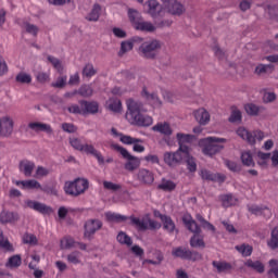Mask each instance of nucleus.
Here are the masks:
<instances>
[{
    "label": "nucleus",
    "mask_w": 278,
    "mask_h": 278,
    "mask_svg": "<svg viewBox=\"0 0 278 278\" xmlns=\"http://www.w3.org/2000/svg\"><path fill=\"white\" fill-rule=\"evenodd\" d=\"M176 140L179 144V149L176 152H166L164 154V162L167 163L168 166H177V164L184 162V157H188V152L190 151L188 144L194 140V136L178 132L176 135Z\"/></svg>",
    "instance_id": "obj_1"
},
{
    "label": "nucleus",
    "mask_w": 278,
    "mask_h": 278,
    "mask_svg": "<svg viewBox=\"0 0 278 278\" xmlns=\"http://www.w3.org/2000/svg\"><path fill=\"white\" fill-rule=\"evenodd\" d=\"M126 105L128 110L126 118L131 125H138V127H150V125H153V117L142 114V112H147L142 102L129 99L127 100Z\"/></svg>",
    "instance_id": "obj_2"
},
{
    "label": "nucleus",
    "mask_w": 278,
    "mask_h": 278,
    "mask_svg": "<svg viewBox=\"0 0 278 278\" xmlns=\"http://www.w3.org/2000/svg\"><path fill=\"white\" fill-rule=\"evenodd\" d=\"M70 144L75 151H80V153H86L87 155H93L99 164H105V159H103L101 152L94 149V146L85 143L84 138L72 137L70 138Z\"/></svg>",
    "instance_id": "obj_3"
},
{
    "label": "nucleus",
    "mask_w": 278,
    "mask_h": 278,
    "mask_svg": "<svg viewBox=\"0 0 278 278\" xmlns=\"http://www.w3.org/2000/svg\"><path fill=\"white\" fill-rule=\"evenodd\" d=\"M182 223L187 227V229L191 231V233H194V236L190 239V245L194 249L205 247L203 238L199 236V233H201V227H199V224L193 220L192 215L185 214L182 217Z\"/></svg>",
    "instance_id": "obj_4"
},
{
    "label": "nucleus",
    "mask_w": 278,
    "mask_h": 278,
    "mask_svg": "<svg viewBox=\"0 0 278 278\" xmlns=\"http://www.w3.org/2000/svg\"><path fill=\"white\" fill-rule=\"evenodd\" d=\"M225 142H227V139L225 138H218V137H207L200 141V144H202L203 153L204 155H216V153H219V151H223L225 149Z\"/></svg>",
    "instance_id": "obj_5"
},
{
    "label": "nucleus",
    "mask_w": 278,
    "mask_h": 278,
    "mask_svg": "<svg viewBox=\"0 0 278 278\" xmlns=\"http://www.w3.org/2000/svg\"><path fill=\"white\" fill-rule=\"evenodd\" d=\"M88 180L84 178H77L74 181H66L64 184L63 190L65 194L70 197H79V194H84L88 190Z\"/></svg>",
    "instance_id": "obj_6"
},
{
    "label": "nucleus",
    "mask_w": 278,
    "mask_h": 278,
    "mask_svg": "<svg viewBox=\"0 0 278 278\" xmlns=\"http://www.w3.org/2000/svg\"><path fill=\"white\" fill-rule=\"evenodd\" d=\"M111 148L114 149V151H117V153H121L124 160H127L124 165V168L126 170L132 172V170H136L137 168H140V159L131 155L129 151H127V149L116 143L111 144Z\"/></svg>",
    "instance_id": "obj_7"
},
{
    "label": "nucleus",
    "mask_w": 278,
    "mask_h": 278,
    "mask_svg": "<svg viewBox=\"0 0 278 278\" xmlns=\"http://www.w3.org/2000/svg\"><path fill=\"white\" fill-rule=\"evenodd\" d=\"M162 48V43L159 40L144 41L139 47V55L146 58V60H155L157 58V51Z\"/></svg>",
    "instance_id": "obj_8"
},
{
    "label": "nucleus",
    "mask_w": 278,
    "mask_h": 278,
    "mask_svg": "<svg viewBox=\"0 0 278 278\" xmlns=\"http://www.w3.org/2000/svg\"><path fill=\"white\" fill-rule=\"evenodd\" d=\"M237 136L242 138V140L248 141L249 144H255V142H257V140H258V142H262V140H264V138H266V135L264 134V131L256 129L251 132L244 127H239L237 129Z\"/></svg>",
    "instance_id": "obj_9"
},
{
    "label": "nucleus",
    "mask_w": 278,
    "mask_h": 278,
    "mask_svg": "<svg viewBox=\"0 0 278 278\" xmlns=\"http://www.w3.org/2000/svg\"><path fill=\"white\" fill-rule=\"evenodd\" d=\"M14 131V119L10 116L0 118V138H10Z\"/></svg>",
    "instance_id": "obj_10"
},
{
    "label": "nucleus",
    "mask_w": 278,
    "mask_h": 278,
    "mask_svg": "<svg viewBox=\"0 0 278 278\" xmlns=\"http://www.w3.org/2000/svg\"><path fill=\"white\" fill-rule=\"evenodd\" d=\"M102 227H103V223H101V220L99 219L87 220L85 224L84 237L86 238V240H91L92 235L97 233V231H99V229H101Z\"/></svg>",
    "instance_id": "obj_11"
},
{
    "label": "nucleus",
    "mask_w": 278,
    "mask_h": 278,
    "mask_svg": "<svg viewBox=\"0 0 278 278\" xmlns=\"http://www.w3.org/2000/svg\"><path fill=\"white\" fill-rule=\"evenodd\" d=\"M148 14L152 16V18H160V16H164L166 9L162 8V4L157 2V0H149L148 2Z\"/></svg>",
    "instance_id": "obj_12"
},
{
    "label": "nucleus",
    "mask_w": 278,
    "mask_h": 278,
    "mask_svg": "<svg viewBox=\"0 0 278 278\" xmlns=\"http://www.w3.org/2000/svg\"><path fill=\"white\" fill-rule=\"evenodd\" d=\"M121 142H123V144H134L132 151H135V153H144V146L140 144L142 139L121 135Z\"/></svg>",
    "instance_id": "obj_13"
},
{
    "label": "nucleus",
    "mask_w": 278,
    "mask_h": 278,
    "mask_svg": "<svg viewBox=\"0 0 278 278\" xmlns=\"http://www.w3.org/2000/svg\"><path fill=\"white\" fill-rule=\"evenodd\" d=\"M137 180H139L143 186H151L155 181V176L153 172L141 168L137 173Z\"/></svg>",
    "instance_id": "obj_14"
},
{
    "label": "nucleus",
    "mask_w": 278,
    "mask_h": 278,
    "mask_svg": "<svg viewBox=\"0 0 278 278\" xmlns=\"http://www.w3.org/2000/svg\"><path fill=\"white\" fill-rule=\"evenodd\" d=\"M165 8L169 14H174L175 16H180V14L186 12L184 4L177 0H167V2H165Z\"/></svg>",
    "instance_id": "obj_15"
},
{
    "label": "nucleus",
    "mask_w": 278,
    "mask_h": 278,
    "mask_svg": "<svg viewBox=\"0 0 278 278\" xmlns=\"http://www.w3.org/2000/svg\"><path fill=\"white\" fill-rule=\"evenodd\" d=\"M18 213L10 212L7 210H3L0 213V223L1 225H16L20 220Z\"/></svg>",
    "instance_id": "obj_16"
},
{
    "label": "nucleus",
    "mask_w": 278,
    "mask_h": 278,
    "mask_svg": "<svg viewBox=\"0 0 278 278\" xmlns=\"http://www.w3.org/2000/svg\"><path fill=\"white\" fill-rule=\"evenodd\" d=\"M200 177L205 181H216L217 184H225V180L227 179V176L224 174H213L207 169H201Z\"/></svg>",
    "instance_id": "obj_17"
},
{
    "label": "nucleus",
    "mask_w": 278,
    "mask_h": 278,
    "mask_svg": "<svg viewBox=\"0 0 278 278\" xmlns=\"http://www.w3.org/2000/svg\"><path fill=\"white\" fill-rule=\"evenodd\" d=\"M141 97H143L152 108H162V100H160L157 93H150L147 87L142 88Z\"/></svg>",
    "instance_id": "obj_18"
},
{
    "label": "nucleus",
    "mask_w": 278,
    "mask_h": 278,
    "mask_svg": "<svg viewBox=\"0 0 278 278\" xmlns=\"http://www.w3.org/2000/svg\"><path fill=\"white\" fill-rule=\"evenodd\" d=\"M249 212H251V214H254L255 216H264L265 218H270V216H273V212L270 211V208H268V206H260V205H249L248 206Z\"/></svg>",
    "instance_id": "obj_19"
},
{
    "label": "nucleus",
    "mask_w": 278,
    "mask_h": 278,
    "mask_svg": "<svg viewBox=\"0 0 278 278\" xmlns=\"http://www.w3.org/2000/svg\"><path fill=\"white\" fill-rule=\"evenodd\" d=\"M15 186L22 188V190H42V185L38 182V180H17L15 181Z\"/></svg>",
    "instance_id": "obj_20"
},
{
    "label": "nucleus",
    "mask_w": 278,
    "mask_h": 278,
    "mask_svg": "<svg viewBox=\"0 0 278 278\" xmlns=\"http://www.w3.org/2000/svg\"><path fill=\"white\" fill-rule=\"evenodd\" d=\"M20 173H22L25 177H31V173H34V168H36V163L29 160H23L18 164Z\"/></svg>",
    "instance_id": "obj_21"
},
{
    "label": "nucleus",
    "mask_w": 278,
    "mask_h": 278,
    "mask_svg": "<svg viewBox=\"0 0 278 278\" xmlns=\"http://www.w3.org/2000/svg\"><path fill=\"white\" fill-rule=\"evenodd\" d=\"M152 131H156L157 134H161L162 136H165L168 138L169 136H173V128L170 127V124L166 122H161L155 124L152 127Z\"/></svg>",
    "instance_id": "obj_22"
},
{
    "label": "nucleus",
    "mask_w": 278,
    "mask_h": 278,
    "mask_svg": "<svg viewBox=\"0 0 278 278\" xmlns=\"http://www.w3.org/2000/svg\"><path fill=\"white\" fill-rule=\"evenodd\" d=\"M156 217H159L163 223V229L167 231L168 233H173L175 231V222H173V218L167 215H162L160 212L154 213Z\"/></svg>",
    "instance_id": "obj_23"
},
{
    "label": "nucleus",
    "mask_w": 278,
    "mask_h": 278,
    "mask_svg": "<svg viewBox=\"0 0 278 278\" xmlns=\"http://www.w3.org/2000/svg\"><path fill=\"white\" fill-rule=\"evenodd\" d=\"M27 207L30 210H35V212H39V214H51L52 210L50 206L42 204L40 202L28 200L26 201Z\"/></svg>",
    "instance_id": "obj_24"
},
{
    "label": "nucleus",
    "mask_w": 278,
    "mask_h": 278,
    "mask_svg": "<svg viewBox=\"0 0 278 278\" xmlns=\"http://www.w3.org/2000/svg\"><path fill=\"white\" fill-rule=\"evenodd\" d=\"M28 129H31V131H36L37 134L40 131H45L46 134H53V128H51V125L40 122H30L28 124Z\"/></svg>",
    "instance_id": "obj_25"
},
{
    "label": "nucleus",
    "mask_w": 278,
    "mask_h": 278,
    "mask_svg": "<svg viewBox=\"0 0 278 278\" xmlns=\"http://www.w3.org/2000/svg\"><path fill=\"white\" fill-rule=\"evenodd\" d=\"M213 268H216L217 273H231L233 270V265L225 261H213Z\"/></svg>",
    "instance_id": "obj_26"
},
{
    "label": "nucleus",
    "mask_w": 278,
    "mask_h": 278,
    "mask_svg": "<svg viewBox=\"0 0 278 278\" xmlns=\"http://www.w3.org/2000/svg\"><path fill=\"white\" fill-rule=\"evenodd\" d=\"M80 105L83 108L84 115L85 114H97L99 112V103L91 101H83L80 102Z\"/></svg>",
    "instance_id": "obj_27"
},
{
    "label": "nucleus",
    "mask_w": 278,
    "mask_h": 278,
    "mask_svg": "<svg viewBox=\"0 0 278 278\" xmlns=\"http://www.w3.org/2000/svg\"><path fill=\"white\" fill-rule=\"evenodd\" d=\"M134 27L138 31H148V33L155 31V29H157V27L153 25V23L147 22L144 20H139V22H136V25Z\"/></svg>",
    "instance_id": "obj_28"
},
{
    "label": "nucleus",
    "mask_w": 278,
    "mask_h": 278,
    "mask_svg": "<svg viewBox=\"0 0 278 278\" xmlns=\"http://www.w3.org/2000/svg\"><path fill=\"white\" fill-rule=\"evenodd\" d=\"M244 110L249 116H257L258 114H264V112H266V108L253 103L245 104Z\"/></svg>",
    "instance_id": "obj_29"
},
{
    "label": "nucleus",
    "mask_w": 278,
    "mask_h": 278,
    "mask_svg": "<svg viewBox=\"0 0 278 278\" xmlns=\"http://www.w3.org/2000/svg\"><path fill=\"white\" fill-rule=\"evenodd\" d=\"M128 219H130V225H132L140 231H146V229H149V223H147L146 218L141 219V218L132 215V216L128 217Z\"/></svg>",
    "instance_id": "obj_30"
},
{
    "label": "nucleus",
    "mask_w": 278,
    "mask_h": 278,
    "mask_svg": "<svg viewBox=\"0 0 278 278\" xmlns=\"http://www.w3.org/2000/svg\"><path fill=\"white\" fill-rule=\"evenodd\" d=\"M195 121L200 125H207L210 123V113L205 109H199L194 112Z\"/></svg>",
    "instance_id": "obj_31"
},
{
    "label": "nucleus",
    "mask_w": 278,
    "mask_h": 278,
    "mask_svg": "<svg viewBox=\"0 0 278 278\" xmlns=\"http://www.w3.org/2000/svg\"><path fill=\"white\" fill-rule=\"evenodd\" d=\"M106 108L111 111L114 112L115 114H118L123 110V103L121 100L116 98H110L106 101Z\"/></svg>",
    "instance_id": "obj_32"
},
{
    "label": "nucleus",
    "mask_w": 278,
    "mask_h": 278,
    "mask_svg": "<svg viewBox=\"0 0 278 278\" xmlns=\"http://www.w3.org/2000/svg\"><path fill=\"white\" fill-rule=\"evenodd\" d=\"M105 218L109 223H125V220H129V217L113 212H106Z\"/></svg>",
    "instance_id": "obj_33"
},
{
    "label": "nucleus",
    "mask_w": 278,
    "mask_h": 278,
    "mask_svg": "<svg viewBox=\"0 0 278 278\" xmlns=\"http://www.w3.org/2000/svg\"><path fill=\"white\" fill-rule=\"evenodd\" d=\"M100 16H101V5L93 4L91 11L86 16V20L90 21V22H93V23H97V21H99Z\"/></svg>",
    "instance_id": "obj_34"
},
{
    "label": "nucleus",
    "mask_w": 278,
    "mask_h": 278,
    "mask_svg": "<svg viewBox=\"0 0 278 278\" xmlns=\"http://www.w3.org/2000/svg\"><path fill=\"white\" fill-rule=\"evenodd\" d=\"M157 188L159 190H163L164 192H173V190L177 188V185L173 180L163 178L161 180V184L157 186Z\"/></svg>",
    "instance_id": "obj_35"
},
{
    "label": "nucleus",
    "mask_w": 278,
    "mask_h": 278,
    "mask_svg": "<svg viewBox=\"0 0 278 278\" xmlns=\"http://www.w3.org/2000/svg\"><path fill=\"white\" fill-rule=\"evenodd\" d=\"M223 207H231L238 203V199L233 194L228 193L220 197Z\"/></svg>",
    "instance_id": "obj_36"
},
{
    "label": "nucleus",
    "mask_w": 278,
    "mask_h": 278,
    "mask_svg": "<svg viewBox=\"0 0 278 278\" xmlns=\"http://www.w3.org/2000/svg\"><path fill=\"white\" fill-rule=\"evenodd\" d=\"M23 264V258H21V255L15 254L11 257H9L8 262L5 263L7 268H18Z\"/></svg>",
    "instance_id": "obj_37"
},
{
    "label": "nucleus",
    "mask_w": 278,
    "mask_h": 278,
    "mask_svg": "<svg viewBox=\"0 0 278 278\" xmlns=\"http://www.w3.org/2000/svg\"><path fill=\"white\" fill-rule=\"evenodd\" d=\"M268 162H270V153H266V152H257V164L258 166H261L262 168H266V166H268Z\"/></svg>",
    "instance_id": "obj_38"
},
{
    "label": "nucleus",
    "mask_w": 278,
    "mask_h": 278,
    "mask_svg": "<svg viewBox=\"0 0 278 278\" xmlns=\"http://www.w3.org/2000/svg\"><path fill=\"white\" fill-rule=\"evenodd\" d=\"M245 266L248 268H252V270H256V273H264L265 268H264V264H262V262L260 261H252V260H248L245 262Z\"/></svg>",
    "instance_id": "obj_39"
},
{
    "label": "nucleus",
    "mask_w": 278,
    "mask_h": 278,
    "mask_svg": "<svg viewBox=\"0 0 278 278\" xmlns=\"http://www.w3.org/2000/svg\"><path fill=\"white\" fill-rule=\"evenodd\" d=\"M273 71H275V66H273V64H258L255 67L256 75H266L268 73H273Z\"/></svg>",
    "instance_id": "obj_40"
},
{
    "label": "nucleus",
    "mask_w": 278,
    "mask_h": 278,
    "mask_svg": "<svg viewBox=\"0 0 278 278\" xmlns=\"http://www.w3.org/2000/svg\"><path fill=\"white\" fill-rule=\"evenodd\" d=\"M241 161L243 166H255V161H253V154H251V151H244L241 153Z\"/></svg>",
    "instance_id": "obj_41"
},
{
    "label": "nucleus",
    "mask_w": 278,
    "mask_h": 278,
    "mask_svg": "<svg viewBox=\"0 0 278 278\" xmlns=\"http://www.w3.org/2000/svg\"><path fill=\"white\" fill-rule=\"evenodd\" d=\"M137 40H140V39L139 38H134V39L128 40V41H123L121 43L119 55H125V53H127L128 51H131V49H134V42H136Z\"/></svg>",
    "instance_id": "obj_42"
},
{
    "label": "nucleus",
    "mask_w": 278,
    "mask_h": 278,
    "mask_svg": "<svg viewBox=\"0 0 278 278\" xmlns=\"http://www.w3.org/2000/svg\"><path fill=\"white\" fill-rule=\"evenodd\" d=\"M0 249L9 253H14V245L10 243V240H8V238L3 237V233L0 237Z\"/></svg>",
    "instance_id": "obj_43"
},
{
    "label": "nucleus",
    "mask_w": 278,
    "mask_h": 278,
    "mask_svg": "<svg viewBox=\"0 0 278 278\" xmlns=\"http://www.w3.org/2000/svg\"><path fill=\"white\" fill-rule=\"evenodd\" d=\"M102 184L104 190H109L110 192H118V190L123 189V186L121 184H115L108 180H104Z\"/></svg>",
    "instance_id": "obj_44"
},
{
    "label": "nucleus",
    "mask_w": 278,
    "mask_h": 278,
    "mask_svg": "<svg viewBox=\"0 0 278 278\" xmlns=\"http://www.w3.org/2000/svg\"><path fill=\"white\" fill-rule=\"evenodd\" d=\"M187 163L188 170L190 173L197 172V161H194V157L190 156V151L188 152V156L182 157V162Z\"/></svg>",
    "instance_id": "obj_45"
},
{
    "label": "nucleus",
    "mask_w": 278,
    "mask_h": 278,
    "mask_svg": "<svg viewBox=\"0 0 278 278\" xmlns=\"http://www.w3.org/2000/svg\"><path fill=\"white\" fill-rule=\"evenodd\" d=\"M93 90L90 85H83L79 90L74 91L73 94H80V97H92Z\"/></svg>",
    "instance_id": "obj_46"
},
{
    "label": "nucleus",
    "mask_w": 278,
    "mask_h": 278,
    "mask_svg": "<svg viewBox=\"0 0 278 278\" xmlns=\"http://www.w3.org/2000/svg\"><path fill=\"white\" fill-rule=\"evenodd\" d=\"M67 262L70 264H74V265L81 264V252L74 251V252L70 253L67 255Z\"/></svg>",
    "instance_id": "obj_47"
},
{
    "label": "nucleus",
    "mask_w": 278,
    "mask_h": 278,
    "mask_svg": "<svg viewBox=\"0 0 278 278\" xmlns=\"http://www.w3.org/2000/svg\"><path fill=\"white\" fill-rule=\"evenodd\" d=\"M236 250L243 255V257H249L251 256V253H253V247L249 244H241V245H236Z\"/></svg>",
    "instance_id": "obj_48"
},
{
    "label": "nucleus",
    "mask_w": 278,
    "mask_h": 278,
    "mask_svg": "<svg viewBox=\"0 0 278 278\" xmlns=\"http://www.w3.org/2000/svg\"><path fill=\"white\" fill-rule=\"evenodd\" d=\"M269 249H278V227L271 230L270 240L267 242Z\"/></svg>",
    "instance_id": "obj_49"
},
{
    "label": "nucleus",
    "mask_w": 278,
    "mask_h": 278,
    "mask_svg": "<svg viewBox=\"0 0 278 278\" xmlns=\"http://www.w3.org/2000/svg\"><path fill=\"white\" fill-rule=\"evenodd\" d=\"M229 122L230 123H241L242 122V112H240L238 110V108L232 106Z\"/></svg>",
    "instance_id": "obj_50"
},
{
    "label": "nucleus",
    "mask_w": 278,
    "mask_h": 278,
    "mask_svg": "<svg viewBox=\"0 0 278 278\" xmlns=\"http://www.w3.org/2000/svg\"><path fill=\"white\" fill-rule=\"evenodd\" d=\"M117 242L119 244H126V247H131L132 244L131 237L123 231L117 235Z\"/></svg>",
    "instance_id": "obj_51"
},
{
    "label": "nucleus",
    "mask_w": 278,
    "mask_h": 278,
    "mask_svg": "<svg viewBox=\"0 0 278 278\" xmlns=\"http://www.w3.org/2000/svg\"><path fill=\"white\" fill-rule=\"evenodd\" d=\"M128 18L132 23V26L135 27L136 23H139V21L142 20L140 16V12L134 9L128 10Z\"/></svg>",
    "instance_id": "obj_52"
},
{
    "label": "nucleus",
    "mask_w": 278,
    "mask_h": 278,
    "mask_svg": "<svg viewBox=\"0 0 278 278\" xmlns=\"http://www.w3.org/2000/svg\"><path fill=\"white\" fill-rule=\"evenodd\" d=\"M15 81L17 84H31V75L21 72L16 75Z\"/></svg>",
    "instance_id": "obj_53"
},
{
    "label": "nucleus",
    "mask_w": 278,
    "mask_h": 278,
    "mask_svg": "<svg viewBox=\"0 0 278 278\" xmlns=\"http://www.w3.org/2000/svg\"><path fill=\"white\" fill-rule=\"evenodd\" d=\"M77 247V243L75 242V239L71 237H64L61 240V249H73Z\"/></svg>",
    "instance_id": "obj_54"
},
{
    "label": "nucleus",
    "mask_w": 278,
    "mask_h": 278,
    "mask_svg": "<svg viewBox=\"0 0 278 278\" xmlns=\"http://www.w3.org/2000/svg\"><path fill=\"white\" fill-rule=\"evenodd\" d=\"M188 251L184 248H174L172 251V255L174 257H180L181 260H187L188 258Z\"/></svg>",
    "instance_id": "obj_55"
},
{
    "label": "nucleus",
    "mask_w": 278,
    "mask_h": 278,
    "mask_svg": "<svg viewBox=\"0 0 278 278\" xmlns=\"http://www.w3.org/2000/svg\"><path fill=\"white\" fill-rule=\"evenodd\" d=\"M22 240L24 244H30L31 247H36V244H38V238H36V235L24 233Z\"/></svg>",
    "instance_id": "obj_56"
},
{
    "label": "nucleus",
    "mask_w": 278,
    "mask_h": 278,
    "mask_svg": "<svg viewBox=\"0 0 278 278\" xmlns=\"http://www.w3.org/2000/svg\"><path fill=\"white\" fill-rule=\"evenodd\" d=\"M84 77H94L97 75V70H94V66L92 64H87L83 70Z\"/></svg>",
    "instance_id": "obj_57"
},
{
    "label": "nucleus",
    "mask_w": 278,
    "mask_h": 278,
    "mask_svg": "<svg viewBox=\"0 0 278 278\" xmlns=\"http://www.w3.org/2000/svg\"><path fill=\"white\" fill-rule=\"evenodd\" d=\"M269 267H270L268 270L269 277L274 275L276 278H278V260H270Z\"/></svg>",
    "instance_id": "obj_58"
},
{
    "label": "nucleus",
    "mask_w": 278,
    "mask_h": 278,
    "mask_svg": "<svg viewBox=\"0 0 278 278\" xmlns=\"http://www.w3.org/2000/svg\"><path fill=\"white\" fill-rule=\"evenodd\" d=\"M24 29L26 30L27 34H30V36H38V31H40L38 26L30 23H26Z\"/></svg>",
    "instance_id": "obj_59"
},
{
    "label": "nucleus",
    "mask_w": 278,
    "mask_h": 278,
    "mask_svg": "<svg viewBox=\"0 0 278 278\" xmlns=\"http://www.w3.org/2000/svg\"><path fill=\"white\" fill-rule=\"evenodd\" d=\"M47 60L50 62V64H52L53 68L56 71H62V61H60L58 58L48 55Z\"/></svg>",
    "instance_id": "obj_60"
},
{
    "label": "nucleus",
    "mask_w": 278,
    "mask_h": 278,
    "mask_svg": "<svg viewBox=\"0 0 278 278\" xmlns=\"http://www.w3.org/2000/svg\"><path fill=\"white\" fill-rule=\"evenodd\" d=\"M30 260L31 262L28 264V267L30 270H36V268H38V264H40V255L31 254Z\"/></svg>",
    "instance_id": "obj_61"
},
{
    "label": "nucleus",
    "mask_w": 278,
    "mask_h": 278,
    "mask_svg": "<svg viewBox=\"0 0 278 278\" xmlns=\"http://www.w3.org/2000/svg\"><path fill=\"white\" fill-rule=\"evenodd\" d=\"M277 100V94L275 92L265 91L263 94L264 103H273V101Z\"/></svg>",
    "instance_id": "obj_62"
},
{
    "label": "nucleus",
    "mask_w": 278,
    "mask_h": 278,
    "mask_svg": "<svg viewBox=\"0 0 278 278\" xmlns=\"http://www.w3.org/2000/svg\"><path fill=\"white\" fill-rule=\"evenodd\" d=\"M62 129L66 134H75V131H77V126H75L72 123H63L62 124Z\"/></svg>",
    "instance_id": "obj_63"
},
{
    "label": "nucleus",
    "mask_w": 278,
    "mask_h": 278,
    "mask_svg": "<svg viewBox=\"0 0 278 278\" xmlns=\"http://www.w3.org/2000/svg\"><path fill=\"white\" fill-rule=\"evenodd\" d=\"M67 111L70 112V114H83L84 115V108L77 104H72L67 108Z\"/></svg>",
    "instance_id": "obj_64"
}]
</instances>
